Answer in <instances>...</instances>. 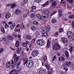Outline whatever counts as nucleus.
<instances>
[{
	"label": "nucleus",
	"mask_w": 74,
	"mask_h": 74,
	"mask_svg": "<svg viewBox=\"0 0 74 74\" xmlns=\"http://www.w3.org/2000/svg\"><path fill=\"white\" fill-rule=\"evenodd\" d=\"M26 38L27 40H31L32 39V36L30 35H27Z\"/></svg>",
	"instance_id": "5701e85b"
},
{
	"label": "nucleus",
	"mask_w": 74,
	"mask_h": 74,
	"mask_svg": "<svg viewBox=\"0 0 74 74\" xmlns=\"http://www.w3.org/2000/svg\"><path fill=\"white\" fill-rule=\"evenodd\" d=\"M3 23H5V29H7V28H8V27H9V26H8V25H7V24L5 23V22H4Z\"/></svg>",
	"instance_id": "c756f323"
},
{
	"label": "nucleus",
	"mask_w": 74,
	"mask_h": 74,
	"mask_svg": "<svg viewBox=\"0 0 74 74\" xmlns=\"http://www.w3.org/2000/svg\"><path fill=\"white\" fill-rule=\"evenodd\" d=\"M30 15L31 17L32 18H33L34 16H36V15H35V14L34 13H32L30 14Z\"/></svg>",
	"instance_id": "7c9ffc66"
},
{
	"label": "nucleus",
	"mask_w": 74,
	"mask_h": 74,
	"mask_svg": "<svg viewBox=\"0 0 74 74\" xmlns=\"http://www.w3.org/2000/svg\"><path fill=\"white\" fill-rule=\"evenodd\" d=\"M49 4V2L47 1L46 3H45L44 4L42 5L43 7H45V6H46L47 5Z\"/></svg>",
	"instance_id": "a878e982"
},
{
	"label": "nucleus",
	"mask_w": 74,
	"mask_h": 74,
	"mask_svg": "<svg viewBox=\"0 0 74 74\" xmlns=\"http://www.w3.org/2000/svg\"><path fill=\"white\" fill-rule=\"evenodd\" d=\"M60 46L59 44L56 43L53 46V48L54 50H58L59 49H60Z\"/></svg>",
	"instance_id": "7ed1b4c3"
},
{
	"label": "nucleus",
	"mask_w": 74,
	"mask_h": 74,
	"mask_svg": "<svg viewBox=\"0 0 74 74\" xmlns=\"http://www.w3.org/2000/svg\"><path fill=\"white\" fill-rule=\"evenodd\" d=\"M51 22L52 23H55L57 22V21L56 19H53L51 20Z\"/></svg>",
	"instance_id": "bb28decb"
},
{
	"label": "nucleus",
	"mask_w": 74,
	"mask_h": 74,
	"mask_svg": "<svg viewBox=\"0 0 74 74\" xmlns=\"http://www.w3.org/2000/svg\"><path fill=\"white\" fill-rule=\"evenodd\" d=\"M11 16V14L10 12H8L6 14L5 18L6 19H8Z\"/></svg>",
	"instance_id": "f8f14e48"
},
{
	"label": "nucleus",
	"mask_w": 74,
	"mask_h": 74,
	"mask_svg": "<svg viewBox=\"0 0 74 74\" xmlns=\"http://www.w3.org/2000/svg\"><path fill=\"white\" fill-rule=\"evenodd\" d=\"M49 11V10H44L43 12V14L44 15H48Z\"/></svg>",
	"instance_id": "f3484780"
},
{
	"label": "nucleus",
	"mask_w": 74,
	"mask_h": 74,
	"mask_svg": "<svg viewBox=\"0 0 74 74\" xmlns=\"http://www.w3.org/2000/svg\"><path fill=\"white\" fill-rule=\"evenodd\" d=\"M40 31L42 34L45 33V28L43 27H41L40 28Z\"/></svg>",
	"instance_id": "0eeeda50"
},
{
	"label": "nucleus",
	"mask_w": 74,
	"mask_h": 74,
	"mask_svg": "<svg viewBox=\"0 0 74 74\" xmlns=\"http://www.w3.org/2000/svg\"><path fill=\"white\" fill-rule=\"evenodd\" d=\"M65 54H66V56L67 58H68L69 57V54L67 51H66L65 52Z\"/></svg>",
	"instance_id": "393cba45"
},
{
	"label": "nucleus",
	"mask_w": 74,
	"mask_h": 74,
	"mask_svg": "<svg viewBox=\"0 0 74 74\" xmlns=\"http://www.w3.org/2000/svg\"><path fill=\"white\" fill-rule=\"evenodd\" d=\"M33 23L36 25H38V22L36 21H34Z\"/></svg>",
	"instance_id": "473e14b6"
},
{
	"label": "nucleus",
	"mask_w": 74,
	"mask_h": 74,
	"mask_svg": "<svg viewBox=\"0 0 74 74\" xmlns=\"http://www.w3.org/2000/svg\"><path fill=\"white\" fill-rule=\"evenodd\" d=\"M24 61L25 62H24L23 64L24 65H25L26 64V63H27V59H24Z\"/></svg>",
	"instance_id": "e433bc0d"
},
{
	"label": "nucleus",
	"mask_w": 74,
	"mask_h": 74,
	"mask_svg": "<svg viewBox=\"0 0 74 74\" xmlns=\"http://www.w3.org/2000/svg\"><path fill=\"white\" fill-rule=\"evenodd\" d=\"M37 43L40 46H42L45 45V41L43 39H39L37 41Z\"/></svg>",
	"instance_id": "f257e3e1"
},
{
	"label": "nucleus",
	"mask_w": 74,
	"mask_h": 74,
	"mask_svg": "<svg viewBox=\"0 0 74 74\" xmlns=\"http://www.w3.org/2000/svg\"><path fill=\"white\" fill-rule=\"evenodd\" d=\"M21 47L20 48L18 47L17 49L16 52L17 53H20V52H21Z\"/></svg>",
	"instance_id": "a211bd4d"
},
{
	"label": "nucleus",
	"mask_w": 74,
	"mask_h": 74,
	"mask_svg": "<svg viewBox=\"0 0 74 74\" xmlns=\"http://www.w3.org/2000/svg\"><path fill=\"white\" fill-rule=\"evenodd\" d=\"M69 18L71 19H73L74 18V16L73 15H71L69 16Z\"/></svg>",
	"instance_id": "58836bf2"
},
{
	"label": "nucleus",
	"mask_w": 74,
	"mask_h": 74,
	"mask_svg": "<svg viewBox=\"0 0 74 74\" xmlns=\"http://www.w3.org/2000/svg\"><path fill=\"white\" fill-rule=\"evenodd\" d=\"M26 65L28 67H32L33 66V61L29 60L27 62Z\"/></svg>",
	"instance_id": "20e7f679"
},
{
	"label": "nucleus",
	"mask_w": 74,
	"mask_h": 74,
	"mask_svg": "<svg viewBox=\"0 0 74 74\" xmlns=\"http://www.w3.org/2000/svg\"><path fill=\"white\" fill-rule=\"evenodd\" d=\"M4 51V49H3V48L1 49L0 50V53H2V52H3V51Z\"/></svg>",
	"instance_id": "37998d69"
},
{
	"label": "nucleus",
	"mask_w": 74,
	"mask_h": 74,
	"mask_svg": "<svg viewBox=\"0 0 74 74\" xmlns=\"http://www.w3.org/2000/svg\"><path fill=\"white\" fill-rule=\"evenodd\" d=\"M16 6V5L14 3H13L11 5V7L12 8H14Z\"/></svg>",
	"instance_id": "f704fd0d"
},
{
	"label": "nucleus",
	"mask_w": 74,
	"mask_h": 74,
	"mask_svg": "<svg viewBox=\"0 0 74 74\" xmlns=\"http://www.w3.org/2000/svg\"><path fill=\"white\" fill-rule=\"evenodd\" d=\"M1 30L3 33H5V30H4V29L3 27H1Z\"/></svg>",
	"instance_id": "72a5a7b5"
},
{
	"label": "nucleus",
	"mask_w": 74,
	"mask_h": 74,
	"mask_svg": "<svg viewBox=\"0 0 74 74\" xmlns=\"http://www.w3.org/2000/svg\"><path fill=\"white\" fill-rule=\"evenodd\" d=\"M58 12L59 13H62V10H58Z\"/></svg>",
	"instance_id": "13d9d810"
},
{
	"label": "nucleus",
	"mask_w": 74,
	"mask_h": 74,
	"mask_svg": "<svg viewBox=\"0 0 74 74\" xmlns=\"http://www.w3.org/2000/svg\"><path fill=\"white\" fill-rule=\"evenodd\" d=\"M46 30L47 32H49L51 30V28L49 26H47L46 27Z\"/></svg>",
	"instance_id": "aec40b11"
},
{
	"label": "nucleus",
	"mask_w": 74,
	"mask_h": 74,
	"mask_svg": "<svg viewBox=\"0 0 74 74\" xmlns=\"http://www.w3.org/2000/svg\"><path fill=\"white\" fill-rule=\"evenodd\" d=\"M2 40L3 41H6L7 40V39H6V38L5 37H3L2 38Z\"/></svg>",
	"instance_id": "a18cd8bd"
},
{
	"label": "nucleus",
	"mask_w": 74,
	"mask_h": 74,
	"mask_svg": "<svg viewBox=\"0 0 74 74\" xmlns=\"http://www.w3.org/2000/svg\"><path fill=\"white\" fill-rule=\"evenodd\" d=\"M15 26H16V25H15V24L14 23L11 24L10 25V28L12 29H14V27H15Z\"/></svg>",
	"instance_id": "2eb2a0df"
},
{
	"label": "nucleus",
	"mask_w": 74,
	"mask_h": 74,
	"mask_svg": "<svg viewBox=\"0 0 74 74\" xmlns=\"http://www.w3.org/2000/svg\"><path fill=\"white\" fill-rule=\"evenodd\" d=\"M61 60L62 61H64V60H65V58L63 57H62L61 58Z\"/></svg>",
	"instance_id": "864d4df0"
},
{
	"label": "nucleus",
	"mask_w": 74,
	"mask_h": 74,
	"mask_svg": "<svg viewBox=\"0 0 74 74\" xmlns=\"http://www.w3.org/2000/svg\"><path fill=\"white\" fill-rule=\"evenodd\" d=\"M18 37L19 38H20V37H21V34H18Z\"/></svg>",
	"instance_id": "680f3d73"
},
{
	"label": "nucleus",
	"mask_w": 74,
	"mask_h": 74,
	"mask_svg": "<svg viewBox=\"0 0 74 74\" xmlns=\"http://www.w3.org/2000/svg\"><path fill=\"white\" fill-rule=\"evenodd\" d=\"M47 59V56H45L44 58L43 59V61H45Z\"/></svg>",
	"instance_id": "4c0bfd02"
},
{
	"label": "nucleus",
	"mask_w": 74,
	"mask_h": 74,
	"mask_svg": "<svg viewBox=\"0 0 74 74\" xmlns=\"http://www.w3.org/2000/svg\"><path fill=\"white\" fill-rule=\"evenodd\" d=\"M39 73L40 74H47L46 72L44 70H40Z\"/></svg>",
	"instance_id": "dca6fc26"
},
{
	"label": "nucleus",
	"mask_w": 74,
	"mask_h": 74,
	"mask_svg": "<svg viewBox=\"0 0 74 74\" xmlns=\"http://www.w3.org/2000/svg\"><path fill=\"white\" fill-rule=\"evenodd\" d=\"M27 15L26 14H24L23 16V18H26V17H27Z\"/></svg>",
	"instance_id": "bf43d9fd"
},
{
	"label": "nucleus",
	"mask_w": 74,
	"mask_h": 74,
	"mask_svg": "<svg viewBox=\"0 0 74 74\" xmlns=\"http://www.w3.org/2000/svg\"><path fill=\"white\" fill-rule=\"evenodd\" d=\"M63 31V29L62 28H60L59 29V33H61V32H62Z\"/></svg>",
	"instance_id": "ea45409f"
},
{
	"label": "nucleus",
	"mask_w": 74,
	"mask_h": 74,
	"mask_svg": "<svg viewBox=\"0 0 74 74\" xmlns=\"http://www.w3.org/2000/svg\"><path fill=\"white\" fill-rule=\"evenodd\" d=\"M56 56H54L53 58L52 62H53V61H54V60H55L56 59Z\"/></svg>",
	"instance_id": "49530a36"
},
{
	"label": "nucleus",
	"mask_w": 74,
	"mask_h": 74,
	"mask_svg": "<svg viewBox=\"0 0 74 74\" xmlns=\"http://www.w3.org/2000/svg\"><path fill=\"white\" fill-rule=\"evenodd\" d=\"M14 37H17V35L16 34H14Z\"/></svg>",
	"instance_id": "0e129e2a"
},
{
	"label": "nucleus",
	"mask_w": 74,
	"mask_h": 74,
	"mask_svg": "<svg viewBox=\"0 0 74 74\" xmlns=\"http://www.w3.org/2000/svg\"><path fill=\"white\" fill-rule=\"evenodd\" d=\"M45 66L47 69V70H50V67H49V65H48V64H46L45 65Z\"/></svg>",
	"instance_id": "cd10ccee"
},
{
	"label": "nucleus",
	"mask_w": 74,
	"mask_h": 74,
	"mask_svg": "<svg viewBox=\"0 0 74 74\" xmlns=\"http://www.w3.org/2000/svg\"><path fill=\"white\" fill-rule=\"evenodd\" d=\"M24 61L25 62H24L23 64L24 65H25L26 64V63H27V59H24Z\"/></svg>",
	"instance_id": "c9c22d12"
},
{
	"label": "nucleus",
	"mask_w": 74,
	"mask_h": 74,
	"mask_svg": "<svg viewBox=\"0 0 74 74\" xmlns=\"http://www.w3.org/2000/svg\"><path fill=\"white\" fill-rule=\"evenodd\" d=\"M11 62H8L6 64V68H10L11 67Z\"/></svg>",
	"instance_id": "1a4fd4ad"
},
{
	"label": "nucleus",
	"mask_w": 74,
	"mask_h": 74,
	"mask_svg": "<svg viewBox=\"0 0 74 74\" xmlns=\"http://www.w3.org/2000/svg\"><path fill=\"white\" fill-rule=\"evenodd\" d=\"M65 3H66V2H65V1H64L63 2V3L64 4V6H65V5H66V4Z\"/></svg>",
	"instance_id": "e2e57ef3"
},
{
	"label": "nucleus",
	"mask_w": 74,
	"mask_h": 74,
	"mask_svg": "<svg viewBox=\"0 0 74 74\" xmlns=\"http://www.w3.org/2000/svg\"><path fill=\"white\" fill-rule=\"evenodd\" d=\"M55 13H56V12L55 11L53 12V13H51V16H52V15H53V14H55Z\"/></svg>",
	"instance_id": "5fc2aeb1"
},
{
	"label": "nucleus",
	"mask_w": 74,
	"mask_h": 74,
	"mask_svg": "<svg viewBox=\"0 0 74 74\" xmlns=\"http://www.w3.org/2000/svg\"><path fill=\"white\" fill-rule=\"evenodd\" d=\"M61 74H65V73L64 72L62 71L61 72Z\"/></svg>",
	"instance_id": "774afa93"
},
{
	"label": "nucleus",
	"mask_w": 74,
	"mask_h": 74,
	"mask_svg": "<svg viewBox=\"0 0 74 74\" xmlns=\"http://www.w3.org/2000/svg\"><path fill=\"white\" fill-rule=\"evenodd\" d=\"M51 46V42L49 40H48L47 41V47L49 48V47Z\"/></svg>",
	"instance_id": "4be33fe9"
},
{
	"label": "nucleus",
	"mask_w": 74,
	"mask_h": 74,
	"mask_svg": "<svg viewBox=\"0 0 74 74\" xmlns=\"http://www.w3.org/2000/svg\"><path fill=\"white\" fill-rule=\"evenodd\" d=\"M67 7L69 8V9H70V8H71L70 7V6H69V5H67Z\"/></svg>",
	"instance_id": "338daca9"
},
{
	"label": "nucleus",
	"mask_w": 74,
	"mask_h": 74,
	"mask_svg": "<svg viewBox=\"0 0 74 74\" xmlns=\"http://www.w3.org/2000/svg\"><path fill=\"white\" fill-rule=\"evenodd\" d=\"M13 58H16V54H14L13 56Z\"/></svg>",
	"instance_id": "4d7b16f0"
},
{
	"label": "nucleus",
	"mask_w": 74,
	"mask_h": 74,
	"mask_svg": "<svg viewBox=\"0 0 74 74\" xmlns=\"http://www.w3.org/2000/svg\"><path fill=\"white\" fill-rule=\"evenodd\" d=\"M66 65H64V63H63L62 64V66H64V70H65L66 71H67L68 70V69L66 68V67H67V66H69V65H70L71 64V62H68L67 61H66L65 62Z\"/></svg>",
	"instance_id": "f03ea898"
},
{
	"label": "nucleus",
	"mask_w": 74,
	"mask_h": 74,
	"mask_svg": "<svg viewBox=\"0 0 74 74\" xmlns=\"http://www.w3.org/2000/svg\"><path fill=\"white\" fill-rule=\"evenodd\" d=\"M14 71H15V72H19V70H16V69H14Z\"/></svg>",
	"instance_id": "3c124183"
},
{
	"label": "nucleus",
	"mask_w": 74,
	"mask_h": 74,
	"mask_svg": "<svg viewBox=\"0 0 74 74\" xmlns=\"http://www.w3.org/2000/svg\"><path fill=\"white\" fill-rule=\"evenodd\" d=\"M52 74V72L51 71L49 72V71H47V74Z\"/></svg>",
	"instance_id": "de8ad7c7"
},
{
	"label": "nucleus",
	"mask_w": 74,
	"mask_h": 74,
	"mask_svg": "<svg viewBox=\"0 0 74 74\" xmlns=\"http://www.w3.org/2000/svg\"><path fill=\"white\" fill-rule=\"evenodd\" d=\"M11 6V4H8L7 5V7H10V6Z\"/></svg>",
	"instance_id": "69168bd1"
},
{
	"label": "nucleus",
	"mask_w": 74,
	"mask_h": 74,
	"mask_svg": "<svg viewBox=\"0 0 74 74\" xmlns=\"http://www.w3.org/2000/svg\"><path fill=\"white\" fill-rule=\"evenodd\" d=\"M36 16L40 20H42V15H41L40 14H37L36 15Z\"/></svg>",
	"instance_id": "9d476101"
},
{
	"label": "nucleus",
	"mask_w": 74,
	"mask_h": 74,
	"mask_svg": "<svg viewBox=\"0 0 74 74\" xmlns=\"http://www.w3.org/2000/svg\"><path fill=\"white\" fill-rule=\"evenodd\" d=\"M23 2L25 4H26L27 3V0H23Z\"/></svg>",
	"instance_id": "603ef678"
},
{
	"label": "nucleus",
	"mask_w": 74,
	"mask_h": 74,
	"mask_svg": "<svg viewBox=\"0 0 74 74\" xmlns=\"http://www.w3.org/2000/svg\"><path fill=\"white\" fill-rule=\"evenodd\" d=\"M59 16L61 17L62 16V13H59Z\"/></svg>",
	"instance_id": "052dcab7"
},
{
	"label": "nucleus",
	"mask_w": 74,
	"mask_h": 74,
	"mask_svg": "<svg viewBox=\"0 0 74 74\" xmlns=\"http://www.w3.org/2000/svg\"><path fill=\"white\" fill-rule=\"evenodd\" d=\"M38 53H39V52L38 51L36 50H33L32 53V56L33 57H36L38 55Z\"/></svg>",
	"instance_id": "39448f33"
},
{
	"label": "nucleus",
	"mask_w": 74,
	"mask_h": 74,
	"mask_svg": "<svg viewBox=\"0 0 74 74\" xmlns=\"http://www.w3.org/2000/svg\"><path fill=\"white\" fill-rule=\"evenodd\" d=\"M62 41L64 43H66L67 42L68 40L66 38H62Z\"/></svg>",
	"instance_id": "9b49d317"
},
{
	"label": "nucleus",
	"mask_w": 74,
	"mask_h": 74,
	"mask_svg": "<svg viewBox=\"0 0 74 74\" xmlns=\"http://www.w3.org/2000/svg\"><path fill=\"white\" fill-rule=\"evenodd\" d=\"M73 47H71L70 48V51L71 52H73Z\"/></svg>",
	"instance_id": "79ce46f5"
},
{
	"label": "nucleus",
	"mask_w": 74,
	"mask_h": 74,
	"mask_svg": "<svg viewBox=\"0 0 74 74\" xmlns=\"http://www.w3.org/2000/svg\"><path fill=\"white\" fill-rule=\"evenodd\" d=\"M23 45L24 47H26L27 46V44L26 42H24L23 43Z\"/></svg>",
	"instance_id": "a19ab883"
},
{
	"label": "nucleus",
	"mask_w": 74,
	"mask_h": 74,
	"mask_svg": "<svg viewBox=\"0 0 74 74\" xmlns=\"http://www.w3.org/2000/svg\"><path fill=\"white\" fill-rule=\"evenodd\" d=\"M74 0H67V2L70 3L71 4L73 3Z\"/></svg>",
	"instance_id": "2f4dec72"
},
{
	"label": "nucleus",
	"mask_w": 74,
	"mask_h": 74,
	"mask_svg": "<svg viewBox=\"0 0 74 74\" xmlns=\"http://www.w3.org/2000/svg\"><path fill=\"white\" fill-rule=\"evenodd\" d=\"M19 45V42L18 41H17L16 42L15 46L16 47H18Z\"/></svg>",
	"instance_id": "b1692460"
},
{
	"label": "nucleus",
	"mask_w": 74,
	"mask_h": 74,
	"mask_svg": "<svg viewBox=\"0 0 74 74\" xmlns=\"http://www.w3.org/2000/svg\"><path fill=\"white\" fill-rule=\"evenodd\" d=\"M35 41H36V39H35L34 38L31 41V42H32V43H33V42H34Z\"/></svg>",
	"instance_id": "09e8293b"
},
{
	"label": "nucleus",
	"mask_w": 74,
	"mask_h": 74,
	"mask_svg": "<svg viewBox=\"0 0 74 74\" xmlns=\"http://www.w3.org/2000/svg\"><path fill=\"white\" fill-rule=\"evenodd\" d=\"M31 28L32 30H36L37 29V27L34 25H32L31 26Z\"/></svg>",
	"instance_id": "4468645a"
},
{
	"label": "nucleus",
	"mask_w": 74,
	"mask_h": 74,
	"mask_svg": "<svg viewBox=\"0 0 74 74\" xmlns=\"http://www.w3.org/2000/svg\"><path fill=\"white\" fill-rule=\"evenodd\" d=\"M7 38L9 40H14V37H13L12 36H7Z\"/></svg>",
	"instance_id": "ddd939ff"
},
{
	"label": "nucleus",
	"mask_w": 74,
	"mask_h": 74,
	"mask_svg": "<svg viewBox=\"0 0 74 74\" xmlns=\"http://www.w3.org/2000/svg\"><path fill=\"white\" fill-rule=\"evenodd\" d=\"M19 57L18 56L16 57V58L14 59V62H16L17 61L19 60Z\"/></svg>",
	"instance_id": "c85d7f7f"
},
{
	"label": "nucleus",
	"mask_w": 74,
	"mask_h": 74,
	"mask_svg": "<svg viewBox=\"0 0 74 74\" xmlns=\"http://www.w3.org/2000/svg\"><path fill=\"white\" fill-rule=\"evenodd\" d=\"M57 5V3L56 1H54L53 2V3L52 4V7H55Z\"/></svg>",
	"instance_id": "412c9836"
},
{
	"label": "nucleus",
	"mask_w": 74,
	"mask_h": 74,
	"mask_svg": "<svg viewBox=\"0 0 74 74\" xmlns=\"http://www.w3.org/2000/svg\"><path fill=\"white\" fill-rule=\"evenodd\" d=\"M15 30L16 32H20V30L17 29H15Z\"/></svg>",
	"instance_id": "c03bdc74"
},
{
	"label": "nucleus",
	"mask_w": 74,
	"mask_h": 74,
	"mask_svg": "<svg viewBox=\"0 0 74 74\" xmlns=\"http://www.w3.org/2000/svg\"><path fill=\"white\" fill-rule=\"evenodd\" d=\"M32 8L34 10H36V7L35 6H33L32 7Z\"/></svg>",
	"instance_id": "6e6d98bb"
},
{
	"label": "nucleus",
	"mask_w": 74,
	"mask_h": 74,
	"mask_svg": "<svg viewBox=\"0 0 74 74\" xmlns=\"http://www.w3.org/2000/svg\"><path fill=\"white\" fill-rule=\"evenodd\" d=\"M21 12V11L19 9H17L15 10L14 13L16 15H19Z\"/></svg>",
	"instance_id": "6e6552de"
},
{
	"label": "nucleus",
	"mask_w": 74,
	"mask_h": 74,
	"mask_svg": "<svg viewBox=\"0 0 74 74\" xmlns=\"http://www.w3.org/2000/svg\"><path fill=\"white\" fill-rule=\"evenodd\" d=\"M43 34L42 35V37H47V36H48V34L47 32H45L43 34Z\"/></svg>",
	"instance_id": "6ab92c4d"
},
{
	"label": "nucleus",
	"mask_w": 74,
	"mask_h": 74,
	"mask_svg": "<svg viewBox=\"0 0 74 74\" xmlns=\"http://www.w3.org/2000/svg\"><path fill=\"white\" fill-rule=\"evenodd\" d=\"M36 36H38V35H40V34H39V32H36Z\"/></svg>",
	"instance_id": "8fccbe9b"
},
{
	"label": "nucleus",
	"mask_w": 74,
	"mask_h": 74,
	"mask_svg": "<svg viewBox=\"0 0 74 74\" xmlns=\"http://www.w3.org/2000/svg\"><path fill=\"white\" fill-rule=\"evenodd\" d=\"M67 36L69 39H71L73 37V33L71 32H68L67 33Z\"/></svg>",
	"instance_id": "423d86ee"
}]
</instances>
